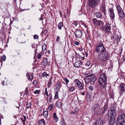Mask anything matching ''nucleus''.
Returning <instances> with one entry per match:
<instances>
[{
    "instance_id": "obj_1",
    "label": "nucleus",
    "mask_w": 125,
    "mask_h": 125,
    "mask_svg": "<svg viewBox=\"0 0 125 125\" xmlns=\"http://www.w3.org/2000/svg\"><path fill=\"white\" fill-rule=\"evenodd\" d=\"M109 55L110 54L107 52L105 51L102 53L98 54L97 58L99 60L104 62L108 60Z\"/></svg>"
},
{
    "instance_id": "obj_2",
    "label": "nucleus",
    "mask_w": 125,
    "mask_h": 125,
    "mask_svg": "<svg viewBox=\"0 0 125 125\" xmlns=\"http://www.w3.org/2000/svg\"><path fill=\"white\" fill-rule=\"evenodd\" d=\"M95 51L98 54L102 53L105 51H106L102 41L99 42L97 44Z\"/></svg>"
},
{
    "instance_id": "obj_3",
    "label": "nucleus",
    "mask_w": 125,
    "mask_h": 125,
    "mask_svg": "<svg viewBox=\"0 0 125 125\" xmlns=\"http://www.w3.org/2000/svg\"><path fill=\"white\" fill-rule=\"evenodd\" d=\"M107 77L105 73L102 74L99 78V84L102 87H104L106 84Z\"/></svg>"
},
{
    "instance_id": "obj_4",
    "label": "nucleus",
    "mask_w": 125,
    "mask_h": 125,
    "mask_svg": "<svg viewBox=\"0 0 125 125\" xmlns=\"http://www.w3.org/2000/svg\"><path fill=\"white\" fill-rule=\"evenodd\" d=\"M107 106L106 105L104 106L101 108H100L97 109V110L94 111L95 115H98L102 114L104 112L107 111Z\"/></svg>"
},
{
    "instance_id": "obj_5",
    "label": "nucleus",
    "mask_w": 125,
    "mask_h": 125,
    "mask_svg": "<svg viewBox=\"0 0 125 125\" xmlns=\"http://www.w3.org/2000/svg\"><path fill=\"white\" fill-rule=\"evenodd\" d=\"M101 29L105 32V33L108 34L110 32V25L108 23H106L104 27H101Z\"/></svg>"
},
{
    "instance_id": "obj_6",
    "label": "nucleus",
    "mask_w": 125,
    "mask_h": 125,
    "mask_svg": "<svg viewBox=\"0 0 125 125\" xmlns=\"http://www.w3.org/2000/svg\"><path fill=\"white\" fill-rule=\"evenodd\" d=\"M99 3L95 0H89L88 4L89 7L94 8Z\"/></svg>"
},
{
    "instance_id": "obj_7",
    "label": "nucleus",
    "mask_w": 125,
    "mask_h": 125,
    "mask_svg": "<svg viewBox=\"0 0 125 125\" xmlns=\"http://www.w3.org/2000/svg\"><path fill=\"white\" fill-rule=\"evenodd\" d=\"M111 109L109 110L108 113V117H116V112L115 110L114 109Z\"/></svg>"
},
{
    "instance_id": "obj_8",
    "label": "nucleus",
    "mask_w": 125,
    "mask_h": 125,
    "mask_svg": "<svg viewBox=\"0 0 125 125\" xmlns=\"http://www.w3.org/2000/svg\"><path fill=\"white\" fill-rule=\"evenodd\" d=\"M74 82L76 86L78 87L80 89H83V86L82 83L77 79H75L74 81Z\"/></svg>"
},
{
    "instance_id": "obj_9",
    "label": "nucleus",
    "mask_w": 125,
    "mask_h": 125,
    "mask_svg": "<svg viewBox=\"0 0 125 125\" xmlns=\"http://www.w3.org/2000/svg\"><path fill=\"white\" fill-rule=\"evenodd\" d=\"M117 119L118 121L125 123V115L124 114H122L117 117Z\"/></svg>"
},
{
    "instance_id": "obj_10",
    "label": "nucleus",
    "mask_w": 125,
    "mask_h": 125,
    "mask_svg": "<svg viewBox=\"0 0 125 125\" xmlns=\"http://www.w3.org/2000/svg\"><path fill=\"white\" fill-rule=\"evenodd\" d=\"M74 34L75 36L79 38H81L83 35L82 31L79 30H78L74 32Z\"/></svg>"
},
{
    "instance_id": "obj_11",
    "label": "nucleus",
    "mask_w": 125,
    "mask_h": 125,
    "mask_svg": "<svg viewBox=\"0 0 125 125\" xmlns=\"http://www.w3.org/2000/svg\"><path fill=\"white\" fill-rule=\"evenodd\" d=\"M119 90L121 94L125 91V84L122 83L120 85Z\"/></svg>"
},
{
    "instance_id": "obj_12",
    "label": "nucleus",
    "mask_w": 125,
    "mask_h": 125,
    "mask_svg": "<svg viewBox=\"0 0 125 125\" xmlns=\"http://www.w3.org/2000/svg\"><path fill=\"white\" fill-rule=\"evenodd\" d=\"M112 39L114 40V42H118L120 39V38L118 35L116 34H115L112 37Z\"/></svg>"
},
{
    "instance_id": "obj_13",
    "label": "nucleus",
    "mask_w": 125,
    "mask_h": 125,
    "mask_svg": "<svg viewBox=\"0 0 125 125\" xmlns=\"http://www.w3.org/2000/svg\"><path fill=\"white\" fill-rule=\"evenodd\" d=\"M90 78V83L91 84H94L96 80V77L93 75H89Z\"/></svg>"
},
{
    "instance_id": "obj_14",
    "label": "nucleus",
    "mask_w": 125,
    "mask_h": 125,
    "mask_svg": "<svg viewBox=\"0 0 125 125\" xmlns=\"http://www.w3.org/2000/svg\"><path fill=\"white\" fill-rule=\"evenodd\" d=\"M115 117H109V122L111 125H113L115 123Z\"/></svg>"
},
{
    "instance_id": "obj_15",
    "label": "nucleus",
    "mask_w": 125,
    "mask_h": 125,
    "mask_svg": "<svg viewBox=\"0 0 125 125\" xmlns=\"http://www.w3.org/2000/svg\"><path fill=\"white\" fill-rule=\"evenodd\" d=\"M103 122V119L101 118H100L97 120L94 124L95 125H102Z\"/></svg>"
},
{
    "instance_id": "obj_16",
    "label": "nucleus",
    "mask_w": 125,
    "mask_h": 125,
    "mask_svg": "<svg viewBox=\"0 0 125 125\" xmlns=\"http://www.w3.org/2000/svg\"><path fill=\"white\" fill-rule=\"evenodd\" d=\"M61 85V83L59 81H58L56 83L55 89L56 90H57V91H59Z\"/></svg>"
},
{
    "instance_id": "obj_17",
    "label": "nucleus",
    "mask_w": 125,
    "mask_h": 125,
    "mask_svg": "<svg viewBox=\"0 0 125 125\" xmlns=\"http://www.w3.org/2000/svg\"><path fill=\"white\" fill-rule=\"evenodd\" d=\"M47 59H44L42 62V67L43 68H45V66L47 64Z\"/></svg>"
},
{
    "instance_id": "obj_18",
    "label": "nucleus",
    "mask_w": 125,
    "mask_h": 125,
    "mask_svg": "<svg viewBox=\"0 0 125 125\" xmlns=\"http://www.w3.org/2000/svg\"><path fill=\"white\" fill-rule=\"evenodd\" d=\"M118 15H119V18L121 19H123L125 15V13L124 12L123 10L118 12Z\"/></svg>"
},
{
    "instance_id": "obj_19",
    "label": "nucleus",
    "mask_w": 125,
    "mask_h": 125,
    "mask_svg": "<svg viewBox=\"0 0 125 125\" xmlns=\"http://www.w3.org/2000/svg\"><path fill=\"white\" fill-rule=\"evenodd\" d=\"M100 108V106L98 104H95L94 106L92 108L93 110H95V111L97 110V109Z\"/></svg>"
},
{
    "instance_id": "obj_20",
    "label": "nucleus",
    "mask_w": 125,
    "mask_h": 125,
    "mask_svg": "<svg viewBox=\"0 0 125 125\" xmlns=\"http://www.w3.org/2000/svg\"><path fill=\"white\" fill-rule=\"evenodd\" d=\"M26 76L28 77V79L30 80L31 81L32 80L33 76L32 74H29L28 73H27L26 74Z\"/></svg>"
},
{
    "instance_id": "obj_21",
    "label": "nucleus",
    "mask_w": 125,
    "mask_h": 125,
    "mask_svg": "<svg viewBox=\"0 0 125 125\" xmlns=\"http://www.w3.org/2000/svg\"><path fill=\"white\" fill-rule=\"evenodd\" d=\"M82 62L80 61H78L75 62L74 64V66L76 67H78L80 66Z\"/></svg>"
},
{
    "instance_id": "obj_22",
    "label": "nucleus",
    "mask_w": 125,
    "mask_h": 125,
    "mask_svg": "<svg viewBox=\"0 0 125 125\" xmlns=\"http://www.w3.org/2000/svg\"><path fill=\"white\" fill-rule=\"evenodd\" d=\"M90 78L89 75L86 76L84 79L86 83H88L89 82H90Z\"/></svg>"
},
{
    "instance_id": "obj_23",
    "label": "nucleus",
    "mask_w": 125,
    "mask_h": 125,
    "mask_svg": "<svg viewBox=\"0 0 125 125\" xmlns=\"http://www.w3.org/2000/svg\"><path fill=\"white\" fill-rule=\"evenodd\" d=\"M100 10L102 12H104V14H105V12L106 10L105 9V6L103 4L100 7Z\"/></svg>"
},
{
    "instance_id": "obj_24",
    "label": "nucleus",
    "mask_w": 125,
    "mask_h": 125,
    "mask_svg": "<svg viewBox=\"0 0 125 125\" xmlns=\"http://www.w3.org/2000/svg\"><path fill=\"white\" fill-rule=\"evenodd\" d=\"M39 125H45V124L44 120L43 119L40 120L38 122Z\"/></svg>"
},
{
    "instance_id": "obj_25",
    "label": "nucleus",
    "mask_w": 125,
    "mask_h": 125,
    "mask_svg": "<svg viewBox=\"0 0 125 125\" xmlns=\"http://www.w3.org/2000/svg\"><path fill=\"white\" fill-rule=\"evenodd\" d=\"M116 9L117 11L118 12L122 11L123 10L122 9L120 6L119 5H117L116 6Z\"/></svg>"
},
{
    "instance_id": "obj_26",
    "label": "nucleus",
    "mask_w": 125,
    "mask_h": 125,
    "mask_svg": "<svg viewBox=\"0 0 125 125\" xmlns=\"http://www.w3.org/2000/svg\"><path fill=\"white\" fill-rule=\"evenodd\" d=\"M56 106L58 107H60L62 106L61 103L59 101H57L56 102Z\"/></svg>"
},
{
    "instance_id": "obj_27",
    "label": "nucleus",
    "mask_w": 125,
    "mask_h": 125,
    "mask_svg": "<svg viewBox=\"0 0 125 125\" xmlns=\"http://www.w3.org/2000/svg\"><path fill=\"white\" fill-rule=\"evenodd\" d=\"M95 14L96 17L98 18H101L102 16V14L100 12H96Z\"/></svg>"
},
{
    "instance_id": "obj_28",
    "label": "nucleus",
    "mask_w": 125,
    "mask_h": 125,
    "mask_svg": "<svg viewBox=\"0 0 125 125\" xmlns=\"http://www.w3.org/2000/svg\"><path fill=\"white\" fill-rule=\"evenodd\" d=\"M54 105V103H53L51 104L49 106L48 108V110L49 111H50L52 109V107Z\"/></svg>"
},
{
    "instance_id": "obj_29",
    "label": "nucleus",
    "mask_w": 125,
    "mask_h": 125,
    "mask_svg": "<svg viewBox=\"0 0 125 125\" xmlns=\"http://www.w3.org/2000/svg\"><path fill=\"white\" fill-rule=\"evenodd\" d=\"M63 24L62 22H60L58 25V28L59 30H61L63 26Z\"/></svg>"
},
{
    "instance_id": "obj_30",
    "label": "nucleus",
    "mask_w": 125,
    "mask_h": 125,
    "mask_svg": "<svg viewBox=\"0 0 125 125\" xmlns=\"http://www.w3.org/2000/svg\"><path fill=\"white\" fill-rule=\"evenodd\" d=\"M53 117L54 118V120L55 122H57L58 121V119L57 117L56 114L55 113H53Z\"/></svg>"
},
{
    "instance_id": "obj_31",
    "label": "nucleus",
    "mask_w": 125,
    "mask_h": 125,
    "mask_svg": "<svg viewBox=\"0 0 125 125\" xmlns=\"http://www.w3.org/2000/svg\"><path fill=\"white\" fill-rule=\"evenodd\" d=\"M116 125H125V123L121 122L120 121H118L117 120L116 122Z\"/></svg>"
},
{
    "instance_id": "obj_32",
    "label": "nucleus",
    "mask_w": 125,
    "mask_h": 125,
    "mask_svg": "<svg viewBox=\"0 0 125 125\" xmlns=\"http://www.w3.org/2000/svg\"><path fill=\"white\" fill-rule=\"evenodd\" d=\"M46 45L45 43L43 44L42 47V50L43 52L46 49Z\"/></svg>"
},
{
    "instance_id": "obj_33",
    "label": "nucleus",
    "mask_w": 125,
    "mask_h": 125,
    "mask_svg": "<svg viewBox=\"0 0 125 125\" xmlns=\"http://www.w3.org/2000/svg\"><path fill=\"white\" fill-rule=\"evenodd\" d=\"M23 118H21V120H22V121L23 122V124L25 125V121L26 119V116L24 115L23 116Z\"/></svg>"
},
{
    "instance_id": "obj_34",
    "label": "nucleus",
    "mask_w": 125,
    "mask_h": 125,
    "mask_svg": "<svg viewBox=\"0 0 125 125\" xmlns=\"http://www.w3.org/2000/svg\"><path fill=\"white\" fill-rule=\"evenodd\" d=\"M43 115L44 117H47L48 115V112L47 111H45L43 112Z\"/></svg>"
},
{
    "instance_id": "obj_35",
    "label": "nucleus",
    "mask_w": 125,
    "mask_h": 125,
    "mask_svg": "<svg viewBox=\"0 0 125 125\" xmlns=\"http://www.w3.org/2000/svg\"><path fill=\"white\" fill-rule=\"evenodd\" d=\"M49 99V103H51L52 99V96L51 94H49V96H47V99Z\"/></svg>"
},
{
    "instance_id": "obj_36",
    "label": "nucleus",
    "mask_w": 125,
    "mask_h": 125,
    "mask_svg": "<svg viewBox=\"0 0 125 125\" xmlns=\"http://www.w3.org/2000/svg\"><path fill=\"white\" fill-rule=\"evenodd\" d=\"M63 79L64 80L65 82L66 83V85L67 86V84H68V83L69 82V80L67 79L66 78L64 77L63 78Z\"/></svg>"
},
{
    "instance_id": "obj_37",
    "label": "nucleus",
    "mask_w": 125,
    "mask_h": 125,
    "mask_svg": "<svg viewBox=\"0 0 125 125\" xmlns=\"http://www.w3.org/2000/svg\"><path fill=\"white\" fill-rule=\"evenodd\" d=\"M52 82L50 80H49L48 83V88H50L52 85Z\"/></svg>"
},
{
    "instance_id": "obj_38",
    "label": "nucleus",
    "mask_w": 125,
    "mask_h": 125,
    "mask_svg": "<svg viewBox=\"0 0 125 125\" xmlns=\"http://www.w3.org/2000/svg\"><path fill=\"white\" fill-rule=\"evenodd\" d=\"M94 22L96 25L99 24V21L97 20L96 19H93Z\"/></svg>"
},
{
    "instance_id": "obj_39",
    "label": "nucleus",
    "mask_w": 125,
    "mask_h": 125,
    "mask_svg": "<svg viewBox=\"0 0 125 125\" xmlns=\"http://www.w3.org/2000/svg\"><path fill=\"white\" fill-rule=\"evenodd\" d=\"M110 14L111 18L112 19H113L115 17V15L114 12L110 13Z\"/></svg>"
},
{
    "instance_id": "obj_40",
    "label": "nucleus",
    "mask_w": 125,
    "mask_h": 125,
    "mask_svg": "<svg viewBox=\"0 0 125 125\" xmlns=\"http://www.w3.org/2000/svg\"><path fill=\"white\" fill-rule=\"evenodd\" d=\"M58 91H56V92L54 97L56 99H57L58 97Z\"/></svg>"
},
{
    "instance_id": "obj_41",
    "label": "nucleus",
    "mask_w": 125,
    "mask_h": 125,
    "mask_svg": "<svg viewBox=\"0 0 125 125\" xmlns=\"http://www.w3.org/2000/svg\"><path fill=\"white\" fill-rule=\"evenodd\" d=\"M32 104L31 103V102L28 103V102L26 104V106L28 107V108H29L31 106Z\"/></svg>"
},
{
    "instance_id": "obj_42",
    "label": "nucleus",
    "mask_w": 125,
    "mask_h": 125,
    "mask_svg": "<svg viewBox=\"0 0 125 125\" xmlns=\"http://www.w3.org/2000/svg\"><path fill=\"white\" fill-rule=\"evenodd\" d=\"M2 60L5 61L6 60V57L5 55H3L1 57Z\"/></svg>"
},
{
    "instance_id": "obj_43",
    "label": "nucleus",
    "mask_w": 125,
    "mask_h": 125,
    "mask_svg": "<svg viewBox=\"0 0 125 125\" xmlns=\"http://www.w3.org/2000/svg\"><path fill=\"white\" fill-rule=\"evenodd\" d=\"M74 87H70L69 88V91L70 92H73L74 90Z\"/></svg>"
},
{
    "instance_id": "obj_44",
    "label": "nucleus",
    "mask_w": 125,
    "mask_h": 125,
    "mask_svg": "<svg viewBox=\"0 0 125 125\" xmlns=\"http://www.w3.org/2000/svg\"><path fill=\"white\" fill-rule=\"evenodd\" d=\"M42 75L43 77H47L49 75L46 72H44L42 73Z\"/></svg>"
},
{
    "instance_id": "obj_45",
    "label": "nucleus",
    "mask_w": 125,
    "mask_h": 125,
    "mask_svg": "<svg viewBox=\"0 0 125 125\" xmlns=\"http://www.w3.org/2000/svg\"><path fill=\"white\" fill-rule=\"evenodd\" d=\"M109 14L112 13V12H114L113 9L112 8H110L109 9Z\"/></svg>"
},
{
    "instance_id": "obj_46",
    "label": "nucleus",
    "mask_w": 125,
    "mask_h": 125,
    "mask_svg": "<svg viewBox=\"0 0 125 125\" xmlns=\"http://www.w3.org/2000/svg\"><path fill=\"white\" fill-rule=\"evenodd\" d=\"M39 37L36 34H35L34 36V39H38Z\"/></svg>"
},
{
    "instance_id": "obj_47",
    "label": "nucleus",
    "mask_w": 125,
    "mask_h": 125,
    "mask_svg": "<svg viewBox=\"0 0 125 125\" xmlns=\"http://www.w3.org/2000/svg\"><path fill=\"white\" fill-rule=\"evenodd\" d=\"M89 88L91 91H92L94 90V88L93 86H90L89 87Z\"/></svg>"
},
{
    "instance_id": "obj_48",
    "label": "nucleus",
    "mask_w": 125,
    "mask_h": 125,
    "mask_svg": "<svg viewBox=\"0 0 125 125\" xmlns=\"http://www.w3.org/2000/svg\"><path fill=\"white\" fill-rule=\"evenodd\" d=\"M25 92L26 93V95L28 94L29 93V92L28 91V87H27L26 88V89L25 90Z\"/></svg>"
},
{
    "instance_id": "obj_49",
    "label": "nucleus",
    "mask_w": 125,
    "mask_h": 125,
    "mask_svg": "<svg viewBox=\"0 0 125 125\" xmlns=\"http://www.w3.org/2000/svg\"><path fill=\"white\" fill-rule=\"evenodd\" d=\"M73 24L76 26L78 24V23L76 21H75L73 22Z\"/></svg>"
},
{
    "instance_id": "obj_50",
    "label": "nucleus",
    "mask_w": 125,
    "mask_h": 125,
    "mask_svg": "<svg viewBox=\"0 0 125 125\" xmlns=\"http://www.w3.org/2000/svg\"><path fill=\"white\" fill-rule=\"evenodd\" d=\"M73 43L77 45H79V43L76 41H74L73 42Z\"/></svg>"
},
{
    "instance_id": "obj_51",
    "label": "nucleus",
    "mask_w": 125,
    "mask_h": 125,
    "mask_svg": "<svg viewBox=\"0 0 125 125\" xmlns=\"http://www.w3.org/2000/svg\"><path fill=\"white\" fill-rule=\"evenodd\" d=\"M41 56L42 55L40 54H39L37 55V58L38 59H41Z\"/></svg>"
},
{
    "instance_id": "obj_52",
    "label": "nucleus",
    "mask_w": 125,
    "mask_h": 125,
    "mask_svg": "<svg viewBox=\"0 0 125 125\" xmlns=\"http://www.w3.org/2000/svg\"><path fill=\"white\" fill-rule=\"evenodd\" d=\"M103 23L102 22H101L100 21H99V24H97V25L98 26H100Z\"/></svg>"
},
{
    "instance_id": "obj_53",
    "label": "nucleus",
    "mask_w": 125,
    "mask_h": 125,
    "mask_svg": "<svg viewBox=\"0 0 125 125\" xmlns=\"http://www.w3.org/2000/svg\"><path fill=\"white\" fill-rule=\"evenodd\" d=\"M61 125H66L65 123V121L64 120H62L61 121Z\"/></svg>"
},
{
    "instance_id": "obj_54",
    "label": "nucleus",
    "mask_w": 125,
    "mask_h": 125,
    "mask_svg": "<svg viewBox=\"0 0 125 125\" xmlns=\"http://www.w3.org/2000/svg\"><path fill=\"white\" fill-rule=\"evenodd\" d=\"M39 93V90H37L35 91L34 92V93L35 94H36L38 93Z\"/></svg>"
},
{
    "instance_id": "obj_55",
    "label": "nucleus",
    "mask_w": 125,
    "mask_h": 125,
    "mask_svg": "<svg viewBox=\"0 0 125 125\" xmlns=\"http://www.w3.org/2000/svg\"><path fill=\"white\" fill-rule=\"evenodd\" d=\"M57 38L56 39V41H59L60 40V37L59 36H57Z\"/></svg>"
},
{
    "instance_id": "obj_56",
    "label": "nucleus",
    "mask_w": 125,
    "mask_h": 125,
    "mask_svg": "<svg viewBox=\"0 0 125 125\" xmlns=\"http://www.w3.org/2000/svg\"><path fill=\"white\" fill-rule=\"evenodd\" d=\"M45 91L46 92V95L48 96V92L47 91V88H46L45 89Z\"/></svg>"
},
{
    "instance_id": "obj_57",
    "label": "nucleus",
    "mask_w": 125,
    "mask_h": 125,
    "mask_svg": "<svg viewBox=\"0 0 125 125\" xmlns=\"http://www.w3.org/2000/svg\"><path fill=\"white\" fill-rule=\"evenodd\" d=\"M90 63L89 61H88L87 62L86 64V65H87L88 66H89L90 65Z\"/></svg>"
},
{
    "instance_id": "obj_58",
    "label": "nucleus",
    "mask_w": 125,
    "mask_h": 125,
    "mask_svg": "<svg viewBox=\"0 0 125 125\" xmlns=\"http://www.w3.org/2000/svg\"><path fill=\"white\" fill-rule=\"evenodd\" d=\"M37 81L36 80H34L33 82V84L35 85L37 84Z\"/></svg>"
},
{
    "instance_id": "obj_59",
    "label": "nucleus",
    "mask_w": 125,
    "mask_h": 125,
    "mask_svg": "<svg viewBox=\"0 0 125 125\" xmlns=\"http://www.w3.org/2000/svg\"><path fill=\"white\" fill-rule=\"evenodd\" d=\"M75 55L76 56V57H77V58H79V54L77 52H76Z\"/></svg>"
},
{
    "instance_id": "obj_60",
    "label": "nucleus",
    "mask_w": 125,
    "mask_h": 125,
    "mask_svg": "<svg viewBox=\"0 0 125 125\" xmlns=\"http://www.w3.org/2000/svg\"><path fill=\"white\" fill-rule=\"evenodd\" d=\"M79 50L80 51V52H81V51H82L83 50V49L82 48H79Z\"/></svg>"
},
{
    "instance_id": "obj_61",
    "label": "nucleus",
    "mask_w": 125,
    "mask_h": 125,
    "mask_svg": "<svg viewBox=\"0 0 125 125\" xmlns=\"http://www.w3.org/2000/svg\"><path fill=\"white\" fill-rule=\"evenodd\" d=\"M85 93L84 92L83 93H81V94L83 95H85Z\"/></svg>"
},
{
    "instance_id": "obj_62",
    "label": "nucleus",
    "mask_w": 125,
    "mask_h": 125,
    "mask_svg": "<svg viewBox=\"0 0 125 125\" xmlns=\"http://www.w3.org/2000/svg\"><path fill=\"white\" fill-rule=\"evenodd\" d=\"M59 12H60V15H61V17H62V13L60 11H59Z\"/></svg>"
},
{
    "instance_id": "obj_63",
    "label": "nucleus",
    "mask_w": 125,
    "mask_h": 125,
    "mask_svg": "<svg viewBox=\"0 0 125 125\" xmlns=\"http://www.w3.org/2000/svg\"><path fill=\"white\" fill-rule=\"evenodd\" d=\"M47 52L49 54L50 53V51L49 50H48L47 51Z\"/></svg>"
},
{
    "instance_id": "obj_64",
    "label": "nucleus",
    "mask_w": 125,
    "mask_h": 125,
    "mask_svg": "<svg viewBox=\"0 0 125 125\" xmlns=\"http://www.w3.org/2000/svg\"><path fill=\"white\" fill-rule=\"evenodd\" d=\"M123 60L124 61L125 60V55L123 56Z\"/></svg>"
}]
</instances>
